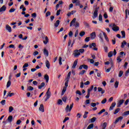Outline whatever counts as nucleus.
<instances>
[{
  "label": "nucleus",
  "mask_w": 129,
  "mask_h": 129,
  "mask_svg": "<svg viewBox=\"0 0 129 129\" xmlns=\"http://www.w3.org/2000/svg\"><path fill=\"white\" fill-rule=\"evenodd\" d=\"M110 27H112V29L113 31H114V32H117V31L119 30V28L114 24H111Z\"/></svg>",
  "instance_id": "1"
},
{
  "label": "nucleus",
  "mask_w": 129,
  "mask_h": 129,
  "mask_svg": "<svg viewBox=\"0 0 129 129\" xmlns=\"http://www.w3.org/2000/svg\"><path fill=\"white\" fill-rule=\"evenodd\" d=\"M113 55H114V56L116 55V50L115 49H114V51L109 52L108 53V57H109V58H111V56H113Z\"/></svg>",
  "instance_id": "2"
},
{
  "label": "nucleus",
  "mask_w": 129,
  "mask_h": 129,
  "mask_svg": "<svg viewBox=\"0 0 129 129\" xmlns=\"http://www.w3.org/2000/svg\"><path fill=\"white\" fill-rule=\"evenodd\" d=\"M73 103H72L69 108V105H67L66 108V111H67V112H68V111H71L72 108H73Z\"/></svg>",
  "instance_id": "3"
},
{
  "label": "nucleus",
  "mask_w": 129,
  "mask_h": 129,
  "mask_svg": "<svg viewBox=\"0 0 129 129\" xmlns=\"http://www.w3.org/2000/svg\"><path fill=\"white\" fill-rule=\"evenodd\" d=\"M123 119V117L119 116V117L117 118L114 122L113 123L114 124H116L118 121H121Z\"/></svg>",
  "instance_id": "4"
},
{
  "label": "nucleus",
  "mask_w": 129,
  "mask_h": 129,
  "mask_svg": "<svg viewBox=\"0 0 129 129\" xmlns=\"http://www.w3.org/2000/svg\"><path fill=\"white\" fill-rule=\"evenodd\" d=\"M80 52L79 50H78V49H76L75 51L74 56L76 57L77 58L80 56Z\"/></svg>",
  "instance_id": "5"
},
{
  "label": "nucleus",
  "mask_w": 129,
  "mask_h": 129,
  "mask_svg": "<svg viewBox=\"0 0 129 129\" xmlns=\"http://www.w3.org/2000/svg\"><path fill=\"white\" fill-rule=\"evenodd\" d=\"M46 97L44 101H47V100H48V99H49V98L51 97V93H49V92H46Z\"/></svg>",
  "instance_id": "6"
},
{
  "label": "nucleus",
  "mask_w": 129,
  "mask_h": 129,
  "mask_svg": "<svg viewBox=\"0 0 129 129\" xmlns=\"http://www.w3.org/2000/svg\"><path fill=\"white\" fill-rule=\"evenodd\" d=\"M6 29L7 31H8V32L9 33H12V27H11V26H10V25H8V24L6 25Z\"/></svg>",
  "instance_id": "7"
},
{
  "label": "nucleus",
  "mask_w": 129,
  "mask_h": 129,
  "mask_svg": "<svg viewBox=\"0 0 129 129\" xmlns=\"http://www.w3.org/2000/svg\"><path fill=\"white\" fill-rule=\"evenodd\" d=\"M98 10H95L94 14H93V19H95V18H97V16H98Z\"/></svg>",
  "instance_id": "8"
},
{
  "label": "nucleus",
  "mask_w": 129,
  "mask_h": 129,
  "mask_svg": "<svg viewBox=\"0 0 129 129\" xmlns=\"http://www.w3.org/2000/svg\"><path fill=\"white\" fill-rule=\"evenodd\" d=\"M90 36H91V38L92 39V40H94V39H95V38L96 37V34L95 33V32H92L90 34Z\"/></svg>",
  "instance_id": "9"
},
{
  "label": "nucleus",
  "mask_w": 129,
  "mask_h": 129,
  "mask_svg": "<svg viewBox=\"0 0 129 129\" xmlns=\"http://www.w3.org/2000/svg\"><path fill=\"white\" fill-rule=\"evenodd\" d=\"M43 54L45 56L48 57L49 56V51H48V50L46 49V48H44L43 50Z\"/></svg>",
  "instance_id": "10"
},
{
  "label": "nucleus",
  "mask_w": 129,
  "mask_h": 129,
  "mask_svg": "<svg viewBox=\"0 0 129 129\" xmlns=\"http://www.w3.org/2000/svg\"><path fill=\"white\" fill-rule=\"evenodd\" d=\"M48 43H49V38H48L47 36H45V39L43 41V43L45 45H47V44H48Z\"/></svg>",
  "instance_id": "11"
},
{
  "label": "nucleus",
  "mask_w": 129,
  "mask_h": 129,
  "mask_svg": "<svg viewBox=\"0 0 129 129\" xmlns=\"http://www.w3.org/2000/svg\"><path fill=\"white\" fill-rule=\"evenodd\" d=\"M124 102V100H120L117 103V107H120V105Z\"/></svg>",
  "instance_id": "12"
},
{
  "label": "nucleus",
  "mask_w": 129,
  "mask_h": 129,
  "mask_svg": "<svg viewBox=\"0 0 129 129\" xmlns=\"http://www.w3.org/2000/svg\"><path fill=\"white\" fill-rule=\"evenodd\" d=\"M116 105V103H115V102H113L109 108V110H112L113 109V108Z\"/></svg>",
  "instance_id": "13"
},
{
  "label": "nucleus",
  "mask_w": 129,
  "mask_h": 129,
  "mask_svg": "<svg viewBox=\"0 0 129 129\" xmlns=\"http://www.w3.org/2000/svg\"><path fill=\"white\" fill-rule=\"evenodd\" d=\"M98 91L99 92H101V93L102 94H103V93H104V92H105V90H103V89H102V88H101V87L98 88Z\"/></svg>",
  "instance_id": "14"
},
{
  "label": "nucleus",
  "mask_w": 129,
  "mask_h": 129,
  "mask_svg": "<svg viewBox=\"0 0 129 129\" xmlns=\"http://www.w3.org/2000/svg\"><path fill=\"white\" fill-rule=\"evenodd\" d=\"M39 110L40 111H41V112H44L45 111V109H44V105L40 104V107H39Z\"/></svg>",
  "instance_id": "15"
},
{
  "label": "nucleus",
  "mask_w": 129,
  "mask_h": 129,
  "mask_svg": "<svg viewBox=\"0 0 129 129\" xmlns=\"http://www.w3.org/2000/svg\"><path fill=\"white\" fill-rule=\"evenodd\" d=\"M46 67H47V69H50V62L49 60H46L45 61Z\"/></svg>",
  "instance_id": "16"
},
{
  "label": "nucleus",
  "mask_w": 129,
  "mask_h": 129,
  "mask_svg": "<svg viewBox=\"0 0 129 129\" xmlns=\"http://www.w3.org/2000/svg\"><path fill=\"white\" fill-rule=\"evenodd\" d=\"M6 10H7V7L4 5L0 9V13H2V12H5Z\"/></svg>",
  "instance_id": "17"
},
{
  "label": "nucleus",
  "mask_w": 129,
  "mask_h": 129,
  "mask_svg": "<svg viewBox=\"0 0 129 129\" xmlns=\"http://www.w3.org/2000/svg\"><path fill=\"white\" fill-rule=\"evenodd\" d=\"M75 22H76V18H74L70 24V27H72L75 24Z\"/></svg>",
  "instance_id": "18"
},
{
  "label": "nucleus",
  "mask_w": 129,
  "mask_h": 129,
  "mask_svg": "<svg viewBox=\"0 0 129 129\" xmlns=\"http://www.w3.org/2000/svg\"><path fill=\"white\" fill-rule=\"evenodd\" d=\"M103 35L107 42H109V39H108V37H107V35H106V33L105 32L103 33Z\"/></svg>",
  "instance_id": "19"
},
{
  "label": "nucleus",
  "mask_w": 129,
  "mask_h": 129,
  "mask_svg": "<svg viewBox=\"0 0 129 129\" xmlns=\"http://www.w3.org/2000/svg\"><path fill=\"white\" fill-rule=\"evenodd\" d=\"M77 63H78V61L77 60H75L74 64L72 66V68H73L74 69H75V68L77 66Z\"/></svg>",
  "instance_id": "20"
},
{
  "label": "nucleus",
  "mask_w": 129,
  "mask_h": 129,
  "mask_svg": "<svg viewBox=\"0 0 129 129\" xmlns=\"http://www.w3.org/2000/svg\"><path fill=\"white\" fill-rule=\"evenodd\" d=\"M60 25V20H57L56 23H54V27L58 28V26Z\"/></svg>",
  "instance_id": "21"
},
{
  "label": "nucleus",
  "mask_w": 129,
  "mask_h": 129,
  "mask_svg": "<svg viewBox=\"0 0 129 129\" xmlns=\"http://www.w3.org/2000/svg\"><path fill=\"white\" fill-rule=\"evenodd\" d=\"M103 32H102L100 33L98 37L100 38V39L101 40V41H103Z\"/></svg>",
  "instance_id": "22"
},
{
  "label": "nucleus",
  "mask_w": 129,
  "mask_h": 129,
  "mask_svg": "<svg viewBox=\"0 0 129 129\" xmlns=\"http://www.w3.org/2000/svg\"><path fill=\"white\" fill-rule=\"evenodd\" d=\"M44 79L46 80V83H48V82H49V76L45 75L44 76Z\"/></svg>",
  "instance_id": "23"
},
{
  "label": "nucleus",
  "mask_w": 129,
  "mask_h": 129,
  "mask_svg": "<svg viewBox=\"0 0 129 129\" xmlns=\"http://www.w3.org/2000/svg\"><path fill=\"white\" fill-rule=\"evenodd\" d=\"M44 86H45V83L42 82V83H41L40 85L38 86V89H42V88H43V87H44Z\"/></svg>",
  "instance_id": "24"
},
{
  "label": "nucleus",
  "mask_w": 129,
  "mask_h": 129,
  "mask_svg": "<svg viewBox=\"0 0 129 129\" xmlns=\"http://www.w3.org/2000/svg\"><path fill=\"white\" fill-rule=\"evenodd\" d=\"M113 67V63L111 62V68H109V69H107L106 71V72L108 73L110 70H111V68Z\"/></svg>",
  "instance_id": "25"
},
{
  "label": "nucleus",
  "mask_w": 129,
  "mask_h": 129,
  "mask_svg": "<svg viewBox=\"0 0 129 129\" xmlns=\"http://www.w3.org/2000/svg\"><path fill=\"white\" fill-rule=\"evenodd\" d=\"M127 43L126 42H125V41H123V42L121 43V48H124V46H125V45H126Z\"/></svg>",
  "instance_id": "26"
},
{
  "label": "nucleus",
  "mask_w": 129,
  "mask_h": 129,
  "mask_svg": "<svg viewBox=\"0 0 129 129\" xmlns=\"http://www.w3.org/2000/svg\"><path fill=\"white\" fill-rule=\"evenodd\" d=\"M67 89V88H66V87H63L62 92H61V95H64V93L66 92Z\"/></svg>",
  "instance_id": "27"
},
{
  "label": "nucleus",
  "mask_w": 129,
  "mask_h": 129,
  "mask_svg": "<svg viewBox=\"0 0 129 129\" xmlns=\"http://www.w3.org/2000/svg\"><path fill=\"white\" fill-rule=\"evenodd\" d=\"M14 95H15V93H9V94L7 96V97L5 98H7V97H12V96H14Z\"/></svg>",
  "instance_id": "28"
},
{
  "label": "nucleus",
  "mask_w": 129,
  "mask_h": 129,
  "mask_svg": "<svg viewBox=\"0 0 129 129\" xmlns=\"http://www.w3.org/2000/svg\"><path fill=\"white\" fill-rule=\"evenodd\" d=\"M8 120L9 122H12L13 120V116H9L8 118Z\"/></svg>",
  "instance_id": "29"
},
{
  "label": "nucleus",
  "mask_w": 129,
  "mask_h": 129,
  "mask_svg": "<svg viewBox=\"0 0 129 129\" xmlns=\"http://www.w3.org/2000/svg\"><path fill=\"white\" fill-rule=\"evenodd\" d=\"M27 90H28L29 91H33V90H34V88L32 86H28L27 87Z\"/></svg>",
  "instance_id": "30"
},
{
  "label": "nucleus",
  "mask_w": 129,
  "mask_h": 129,
  "mask_svg": "<svg viewBox=\"0 0 129 129\" xmlns=\"http://www.w3.org/2000/svg\"><path fill=\"white\" fill-rule=\"evenodd\" d=\"M94 125V124L93 123L90 124V125H88L87 129L93 128Z\"/></svg>",
  "instance_id": "31"
},
{
  "label": "nucleus",
  "mask_w": 129,
  "mask_h": 129,
  "mask_svg": "<svg viewBox=\"0 0 129 129\" xmlns=\"http://www.w3.org/2000/svg\"><path fill=\"white\" fill-rule=\"evenodd\" d=\"M83 23L85 27L87 28H89V24H88V23H87L86 21H84Z\"/></svg>",
  "instance_id": "32"
},
{
  "label": "nucleus",
  "mask_w": 129,
  "mask_h": 129,
  "mask_svg": "<svg viewBox=\"0 0 129 129\" xmlns=\"http://www.w3.org/2000/svg\"><path fill=\"white\" fill-rule=\"evenodd\" d=\"M89 48H91L92 47H96V44L95 43H92L91 45L89 46Z\"/></svg>",
  "instance_id": "33"
},
{
  "label": "nucleus",
  "mask_w": 129,
  "mask_h": 129,
  "mask_svg": "<svg viewBox=\"0 0 129 129\" xmlns=\"http://www.w3.org/2000/svg\"><path fill=\"white\" fill-rule=\"evenodd\" d=\"M121 34L122 36V38H125V32L124 31H121Z\"/></svg>",
  "instance_id": "34"
},
{
  "label": "nucleus",
  "mask_w": 129,
  "mask_h": 129,
  "mask_svg": "<svg viewBox=\"0 0 129 129\" xmlns=\"http://www.w3.org/2000/svg\"><path fill=\"white\" fill-rule=\"evenodd\" d=\"M93 87H94L93 85L91 86V87L88 90V92L90 93L91 91H92V90L93 89Z\"/></svg>",
  "instance_id": "35"
},
{
  "label": "nucleus",
  "mask_w": 129,
  "mask_h": 129,
  "mask_svg": "<svg viewBox=\"0 0 129 129\" xmlns=\"http://www.w3.org/2000/svg\"><path fill=\"white\" fill-rule=\"evenodd\" d=\"M11 84H12V82H11V81H9L7 84V88H9V87H10V86H11Z\"/></svg>",
  "instance_id": "36"
},
{
  "label": "nucleus",
  "mask_w": 129,
  "mask_h": 129,
  "mask_svg": "<svg viewBox=\"0 0 129 129\" xmlns=\"http://www.w3.org/2000/svg\"><path fill=\"white\" fill-rule=\"evenodd\" d=\"M96 120V117H94L90 119L91 122H94Z\"/></svg>",
  "instance_id": "37"
},
{
  "label": "nucleus",
  "mask_w": 129,
  "mask_h": 129,
  "mask_svg": "<svg viewBox=\"0 0 129 129\" xmlns=\"http://www.w3.org/2000/svg\"><path fill=\"white\" fill-rule=\"evenodd\" d=\"M85 35V32L84 31H82L80 33V37H83Z\"/></svg>",
  "instance_id": "38"
},
{
  "label": "nucleus",
  "mask_w": 129,
  "mask_h": 129,
  "mask_svg": "<svg viewBox=\"0 0 129 129\" xmlns=\"http://www.w3.org/2000/svg\"><path fill=\"white\" fill-rule=\"evenodd\" d=\"M121 56H118L117 57V62H118V63H119L120 62H121V59L120 58Z\"/></svg>",
  "instance_id": "39"
},
{
  "label": "nucleus",
  "mask_w": 129,
  "mask_h": 129,
  "mask_svg": "<svg viewBox=\"0 0 129 129\" xmlns=\"http://www.w3.org/2000/svg\"><path fill=\"white\" fill-rule=\"evenodd\" d=\"M62 104H63V103L62 102V100L59 99L58 100V102H57V104L60 105H62Z\"/></svg>",
  "instance_id": "40"
},
{
  "label": "nucleus",
  "mask_w": 129,
  "mask_h": 129,
  "mask_svg": "<svg viewBox=\"0 0 129 129\" xmlns=\"http://www.w3.org/2000/svg\"><path fill=\"white\" fill-rule=\"evenodd\" d=\"M58 61L59 65H61L62 64V57L61 56L59 57Z\"/></svg>",
  "instance_id": "41"
},
{
  "label": "nucleus",
  "mask_w": 129,
  "mask_h": 129,
  "mask_svg": "<svg viewBox=\"0 0 129 129\" xmlns=\"http://www.w3.org/2000/svg\"><path fill=\"white\" fill-rule=\"evenodd\" d=\"M99 21L102 22V15H101V14H100L99 15Z\"/></svg>",
  "instance_id": "42"
},
{
  "label": "nucleus",
  "mask_w": 129,
  "mask_h": 129,
  "mask_svg": "<svg viewBox=\"0 0 129 129\" xmlns=\"http://www.w3.org/2000/svg\"><path fill=\"white\" fill-rule=\"evenodd\" d=\"M14 110V107L13 106H10L9 108V112H12Z\"/></svg>",
  "instance_id": "43"
},
{
  "label": "nucleus",
  "mask_w": 129,
  "mask_h": 129,
  "mask_svg": "<svg viewBox=\"0 0 129 129\" xmlns=\"http://www.w3.org/2000/svg\"><path fill=\"white\" fill-rule=\"evenodd\" d=\"M118 84H119V82L116 81L115 84H114V87L115 88H117L118 87Z\"/></svg>",
  "instance_id": "44"
},
{
  "label": "nucleus",
  "mask_w": 129,
  "mask_h": 129,
  "mask_svg": "<svg viewBox=\"0 0 129 129\" xmlns=\"http://www.w3.org/2000/svg\"><path fill=\"white\" fill-rule=\"evenodd\" d=\"M119 110H120V109L118 108H117L116 109H115V111L114 112V114H116V113H117L119 112Z\"/></svg>",
  "instance_id": "45"
},
{
  "label": "nucleus",
  "mask_w": 129,
  "mask_h": 129,
  "mask_svg": "<svg viewBox=\"0 0 129 129\" xmlns=\"http://www.w3.org/2000/svg\"><path fill=\"white\" fill-rule=\"evenodd\" d=\"M122 74H123V72L122 71H120L119 73L118 77H121V76H122Z\"/></svg>",
  "instance_id": "46"
},
{
  "label": "nucleus",
  "mask_w": 129,
  "mask_h": 129,
  "mask_svg": "<svg viewBox=\"0 0 129 129\" xmlns=\"http://www.w3.org/2000/svg\"><path fill=\"white\" fill-rule=\"evenodd\" d=\"M106 101H107V100L106 99V98H105L101 101L102 104H104L105 103H106Z\"/></svg>",
  "instance_id": "47"
},
{
  "label": "nucleus",
  "mask_w": 129,
  "mask_h": 129,
  "mask_svg": "<svg viewBox=\"0 0 129 129\" xmlns=\"http://www.w3.org/2000/svg\"><path fill=\"white\" fill-rule=\"evenodd\" d=\"M103 112H105V109H102V110L98 113V114H101L102 113H103Z\"/></svg>",
  "instance_id": "48"
},
{
  "label": "nucleus",
  "mask_w": 129,
  "mask_h": 129,
  "mask_svg": "<svg viewBox=\"0 0 129 129\" xmlns=\"http://www.w3.org/2000/svg\"><path fill=\"white\" fill-rule=\"evenodd\" d=\"M129 114V110L128 111H126L124 112V113H123V115L125 116V115H128Z\"/></svg>",
  "instance_id": "49"
},
{
  "label": "nucleus",
  "mask_w": 129,
  "mask_h": 129,
  "mask_svg": "<svg viewBox=\"0 0 129 129\" xmlns=\"http://www.w3.org/2000/svg\"><path fill=\"white\" fill-rule=\"evenodd\" d=\"M31 16H32V18H36L37 17V13H34L31 14Z\"/></svg>",
  "instance_id": "50"
},
{
  "label": "nucleus",
  "mask_w": 129,
  "mask_h": 129,
  "mask_svg": "<svg viewBox=\"0 0 129 129\" xmlns=\"http://www.w3.org/2000/svg\"><path fill=\"white\" fill-rule=\"evenodd\" d=\"M76 4V6H80V1L79 0H78L77 1H76V2H75Z\"/></svg>",
  "instance_id": "51"
},
{
  "label": "nucleus",
  "mask_w": 129,
  "mask_h": 129,
  "mask_svg": "<svg viewBox=\"0 0 129 129\" xmlns=\"http://www.w3.org/2000/svg\"><path fill=\"white\" fill-rule=\"evenodd\" d=\"M88 114V112H85V114L83 115L84 118H86L87 117V114Z\"/></svg>",
  "instance_id": "52"
},
{
  "label": "nucleus",
  "mask_w": 129,
  "mask_h": 129,
  "mask_svg": "<svg viewBox=\"0 0 129 129\" xmlns=\"http://www.w3.org/2000/svg\"><path fill=\"white\" fill-rule=\"evenodd\" d=\"M49 16H51V12L48 11L45 15V17H49Z\"/></svg>",
  "instance_id": "53"
},
{
  "label": "nucleus",
  "mask_w": 129,
  "mask_h": 129,
  "mask_svg": "<svg viewBox=\"0 0 129 129\" xmlns=\"http://www.w3.org/2000/svg\"><path fill=\"white\" fill-rule=\"evenodd\" d=\"M85 72H86V71L85 70H83L81 72H80L79 74L80 75H83V74H84L85 73Z\"/></svg>",
  "instance_id": "54"
},
{
  "label": "nucleus",
  "mask_w": 129,
  "mask_h": 129,
  "mask_svg": "<svg viewBox=\"0 0 129 129\" xmlns=\"http://www.w3.org/2000/svg\"><path fill=\"white\" fill-rule=\"evenodd\" d=\"M107 125V123L104 122L103 124V128L105 129V128L106 127Z\"/></svg>",
  "instance_id": "55"
},
{
  "label": "nucleus",
  "mask_w": 129,
  "mask_h": 129,
  "mask_svg": "<svg viewBox=\"0 0 129 129\" xmlns=\"http://www.w3.org/2000/svg\"><path fill=\"white\" fill-rule=\"evenodd\" d=\"M90 40V37H86L85 39V42H89Z\"/></svg>",
  "instance_id": "56"
},
{
  "label": "nucleus",
  "mask_w": 129,
  "mask_h": 129,
  "mask_svg": "<svg viewBox=\"0 0 129 129\" xmlns=\"http://www.w3.org/2000/svg\"><path fill=\"white\" fill-rule=\"evenodd\" d=\"M27 67H29V64L28 63H26L23 66V68H26Z\"/></svg>",
  "instance_id": "57"
},
{
  "label": "nucleus",
  "mask_w": 129,
  "mask_h": 129,
  "mask_svg": "<svg viewBox=\"0 0 129 129\" xmlns=\"http://www.w3.org/2000/svg\"><path fill=\"white\" fill-rule=\"evenodd\" d=\"M62 100L63 101V102H66V101L67 100V97H63L62 98Z\"/></svg>",
  "instance_id": "58"
},
{
  "label": "nucleus",
  "mask_w": 129,
  "mask_h": 129,
  "mask_svg": "<svg viewBox=\"0 0 129 129\" xmlns=\"http://www.w3.org/2000/svg\"><path fill=\"white\" fill-rule=\"evenodd\" d=\"M1 104L2 105H5L6 104V100H3L1 102Z\"/></svg>",
  "instance_id": "59"
},
{
  "label": "nucleus",
  "mask_w": 129,
  "mask_h": 129,
  "mask_svg": "<svg viewBox=\"0 0 129 129\" xmlns=\"http://www.w3.org/2000/svg\"><path fill=\"white\" fill-rule=\"evenodd\" d=\"M91 106H92V107H95V106H96V103H91Z\"/></svg>",
  "instance_id": "60"
},
{
  "label": "nucleus",
  "mask_w": 129,
  "mask_h": 129,
  "mask_svg": "<svg viewBox=\"0 0 129 129\" xmlns=\"http://www.w3.org/2000/svg\"><path fill=\"white\" fill-rule=\"evenodd\" d=\"M74 26L76 28H78V27H79V23L78 22H76Z\"/></svg>",
  "instance_id": "61"
},
{
  "label": "nucleus",
  "mask_w": 129,
  "mask_h": 129,
  "mask_svg": "<svg viewBox=\"0 0 129 129\" xmlns=\"http://www.w3.org/2000/svg\"><path fill=\"white\" fill-rule=\"evenodd\" d=\"M76 94H79V95H80V96L82 95L81 92H80V91H79V90H77L76 92Z\"/></svg>",
  "instance_id": "62"
},
{
  "label": "nucleus",
  "mask_w": 129,
  "mask_h": 129,
  "mask_svg": "<svg viewBox=\"0 0 129 129\" xmlns=\"http://www.w3.org/2000/svg\"><path fill=\"white\" fill-rule=\"evenodd\" d=\"M15 11H16V9H11L9 10V13H14V12H15Z\"/></svg>",
  "instance_id": "63"
},
{
  "label": "nucleus",
  "mask_w": 129,
  "mask_h": 129,
  "mask_svg": "<svg viewBox=\"0 0 129 129\" xmlns=\"http://www.w3.org/2000/svg\"><path fill=\"white\" fill-rule=\"evenodd\" d=\"M129 75V69L126 71L125 74V76H127Z\"/></svg>",
  "instance_id": "64"
}]
</instances>
